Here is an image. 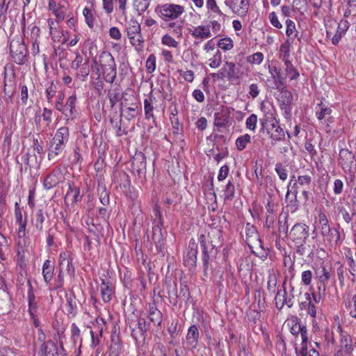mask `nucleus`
Returning a JSON list of instances; mask_svg holds the SVG:
<instances>
[{
	"label": "nucleus",
	"mask_w": 356,
	"mask_h": 356,
	"mask_svg": "<svg viewBox=\"0 0 356 356\" xmlns=\"http://www.w3.org/2000/svg\"><path fill=\"white\" fill-rule=\"evenodd\" d=\"M92 61L95 65H98L99 66L97 69L98 77L102 75L106 82L112 83L115 81L117 74L116 64L112 54L108 51H102L99 54V60H97V58L95 57Z\"/></svg>",
	"instance_id": "nucleus-1"
},
{
	"label": "nucleus",
	"mask_w": 356,
	"mask_h": 356,
	"mask_svg": "<svg viewBox=\"0 0 356 356\" xmlns=\"http://www.w3.org/2000/svg\"><path fill=\"white\" fill-rule=\"evenodd\" d=\"M69 129L67 127L59 128L50 142L48 158L49 160L60 154L69 140Z\"/></svg>",
	"instance_id": "nucleus-2"
},
{
	"label": "nucleus",
	"mask_w": 356,
	"mask_h": 356,
	"mask_svg": "<svg viewBox=\"0 0 356 356\" xmlns=\"http://www.w3.org/2000/svg\"><path fill=\"white\" fill-rule=\"evenodd\" d=\"M10 53L13 61L23 65L27 60L28 49L22 38H13L10 44Z\"/></svg>",
	"instance_id": "nucleus-3"
},
{
	"label": "nucleus",
	"mask_w": 356,
	"mask_h": 356,
	"mask_svg": "<svg viewBox=\"0 0 356 356\" xmlns=\"http://www.w3.org/2000/svg\"><path fill=\"white\" fill-rule=\"evenodd\" d=\"M318 219V229L324 237V240L330 244L332 243H337L340 238L339 231L337 229L330 228L327 216L323 212H319Z\"/></svg>",
	"instance_id": "nucleus-4"
},
{
	"label": "nucleus",
	"mask_w": 356,
	"mask_h": 356,
	"mask_svg": "<svg viewBox=\"0 0 356 356\" xmlns=\"http://www.w3.org/2000/svg\"><path fill=\"white\" fill-rule=\"evenodd\" d=\"M155 12L164 21L168 22L177 19L184 12V8L174 3L158 5Z\"/></svg>",
	"instance_id": "nucleus-5"
},
{
	"label": "nucleus",
	"mask_w": 356,
	"mask_h": 356,
	"mask_svg": "<svg viewBox=\"0 0 356 356\" xmlns=\"http://www.w3.org/2000/svg\"><path fill=\"white\" fill-rule=\"evenodd\" d=\"M231 110H234L231 107L220 106L214 113V126L218 128V131H222V129L227 127L229 122Z\"/></svg>",
	"instance_id": "nucleus-6"
},
{
	"label": "nucleus",
	"mask_w": 356,
	"mask_h": 356,
	"mask_svg": "<svg viewBox=\"0 0 356 356\" xmlns=\"http://www.w3.org/2000/svg\"><path fill=\"white\" fill-rule=\"evenodd\" d=\"M289 236L294 243L307 241L309 236V226L305 223L298 222L291 229Z\"/></svg>",
	"instance_id": "nucleus-7"
},
{
	"label": "nucleus",
	"mask_w": 356,
	"mask_h": 356,
	"mask_svg": "<svg viewBox=\"0 0 356 356\" xmlns=\"http://www.w3.org/2000/svg\"><path fill=\"white\" fill-rule=\"evenodd\" d=\"M317 289L318 293V298L325 296L326 294L327 285L328 281L331 278V268L322 266L320 269L316 271Z\"/></svg>",
	"instance_id": "nucleus-8"
},
{
	"label": "nucleus",
	"mask_w": 356,
	"mask_h": 356,
	"mask_svg": "<svg viewBox=\"0 0 356 356\" xmlns=\"http://www.w3.org/2000/svg\"><path fill=\"white\" fill-rule=\"evenodd\" d=\"M339 164L345 172H350L356 167L355 154L348 149H341L339 151Z\"/></svg>",
	"instance_id": "nucleus-9"
},
{
	"label": "nucleus",
	"mask_w": 356,
	"mask_h": 356,
	"mask_svg": "<svg viewBox=\"0 0 356 356\" xmlns=\"http://www.w3.org/2000/svg\"><path fill=\"white\" fill-rule=\"evenodd\" d=\"M225 3L232 13L240 16L245 15L250 7V0H225Z\"/></svg>",
	"instance_id": "nucleus-10"
},
{
	"label": "nucleus",
	"mask_w": 356,
	"mask_h": 356,
	"mask_svg": "<svg viewBox=\"0 0 356 356\" xmlns=\"http://www.w3.org/2000/svg\"><path fill=\"white\" fill-rule=\"evenodd\" d=\"M165 231L162 229V223L157 222L152 227V240L158 251L161 252L164 249Z\"/></svg>",
	"instance_id": "nucleus-11"
},
{
	"label": "nucleus",
	"mask_w": 356,
	"mask_h": 356,
	"mask_svg": "<svg viewBox=\"0 0 356 356\" xmlns=\"http://www.w3.org/2000/svg\"><path fill=\"white\" fill-rule=\"evenodd\" d=\"M245 241L250 248L261 246V241L256 227L248 222L245 225Z\"/></svg>",
	"instance_id": "nucleus-12"
},
{
	"label": "nucleus",
	"mask_w": 356,
	"mask_h": 356,
	"mask_svg": "<svg viewBox=\"0 0 356 356\" xmlns=\"http://www.w3.org/2000/svg\"><path fill=\"white\" fill-rule=\"evenodd\" d=\"M293 296L291 294L288 296L284 286H282V289L277 291L275 297L276 307L279 310L282 309L284 305L291 308L293 305Z\"/></svg>",
	"instance_id": "nucleus-13"
},
{
	"label": "nucleus",
	"mask_w": 356,
	"mask_h": 356,
	"mask_svg": "<svg viewBox=\"0 0 356 356\" xmlns=\"http://www.w3.org/2000/svg\"><path fill=\"white\" fill-rule=\"evenodd\" d=\"M269 73L271 75L272 79H273V88L280 90L282 87L285 85L286 75L284 72L281 70V69L277 68L275 66H268Z\"/></svg>",
	"instance_id": "nucleus-14"
},
{
	"label": "nucleus",
	"mask_w": 356,
	"mask_h": 356,
	"mask_svg": "<svg viewBox=\"0 0 356 356\" xmlns=\"http://www.w3.org/2000/svg\"><path fill=\"white\" fill-rule=\"evenodd\" d=\"M200 339V332L198 327L195 325H191L187 331L186 336L185 345L186 348L194 350L198 346Z\"/></svg>",
	"instance_id": "nucleus-15"
},
{
	"label": "nucleus",
	"mask_w": 356,
	"mask_h": 356,
	"mask_svg": "<svg viewBox=\"0 0 356 356\" xmlns=\"http://www.w3.org/2000/svg\"><path fill=\"white\" fill-rule=\"evenodd\" d=\"M132 168L140 176L145 172L146 170V157L145 154L140 152L136 153L132 159Z\"/></svg>",
	"instance_id": "nucleus-16"
},
{
	"label": "nucleus",
	"mask_w": 356,
	"mask_h": 356,
	"mask_svg": "<svg viewBox=\"0 0 356 356\" xmlns=\"http://www.w3.org/2000/svg\"><path fill=\"white\" fill-rule=\"evenodd\" d=\"M222 70L227 72V78L229 81H234L241 78L242 73L236 64L232 62L226 61Z\"/></svg>",
	"instance_id": "nucleus-17"
},
{
	"label": "nucleus",
	"mask_w": 356,
	"mask_h": 356,
	"mask_svg": "<svg viewBox=\"0 0 356 356\" xmlns=\"http://www.w3.org/2000/svg\"><path fill=\"white\" fill-rule=\"evenodd\" d=\"M278 90L280 92V93L277 100L280 103L281 108L284 110L289 109L293 101V95L291 92L287 89H285L284 86Z\"/></svg>",
	"instance_id": "nucleus-18"
},
{
	"label": "nucleus",
	"mask_w": 356,
	"mask_h": 356,
	"mask_svg": "<svg viewBox=\"0 0 356 356\" xmlns=\"http://www.w3.org/2000/svg\"><path fill=\"white\" fill-rule=\"evenodd\" d=\"M188 251L184 257V263L190 267H195L197 263V245L193 241H190L188 245Z\"/></svg>",
	"instance_id": "nucleus-19"
},
{
	"label": "nucleus",
	"mask_w": 356,
	"mask_h": 356,
	"mask_svg": "<svg viewBox=\"0 0 356 356\" xmlns=\"http://www.w3.org/2000/svg\"><path fill=\"white\" fill-rule=\"evenodd\" d=\"M99 287L102 300L104 302H110L114 294V287L112 284L110 282H106L102 280Z\"/></svg>",
	"instance_id": "nucleus-20"
},
{
	"label": "nucleus",
	"mask_w": 356,
	"mask_h": 356,
	"mask_svg": "<svg viewBox=\"0 0 356 356\" xmlns=\"http://www.w3.org/2000/svg\"><path fill=\"white\" fill-rule=\"evenodd\" d=\"M76 102V97L75 95H72L67 99L66 104L63 106L64 110L62 113L68 118L73 119L75 118L76 111L75 109Z\"/></svg>",
	"instance_id": "nucleus-21"
},
{
	"label": "nucleus",
	"mask_w": 356,
	"mask_h": 356,
	"mask_svg": "<svg viewBox=\"0 0 356 356\" xmlns=\"http://www.w3.org/2000/svg\"><path fill=\"white\" fill-rule=\"evenodd\" d=\"M58 348L52 341L43 343L40 348L39 356H57Z\"/></svg>",
	"instance_id": "nucleus-22"
},
{
	"label": "nucleus",
	"mask_w": 356,
	"mask_h": 356,
	"mask_svg": "<svg viewBox=\"0 0 356 356\" xmlns=\"http://www.w3.org/2000/svg\"><path fill=\"white\" fill-rule=\"evenodd\" d=\"M165 286L170 302L175 306L177 305L179 298L177 283L175 282H166Z\"/></svg>",
	"instance_id": "nucleus-23"
},
{
	"label": "nucleus",
	"mask_w": 356,
	"mask_h": 356,
	"mask_svg": "<svg viewBox=\"0 0 356 356\" xmlns=\"http://www.w3.org/2000/svg\"><path fill=\"white\" fill-rule=\"evenodd\" d=\"M294 244L296 246V253L302 258H308L313 255V249L307 243V241H302L301 243Z\"/></svg>",
	"instance_id": "nucleus-24"
},
{
	"label": "nucleus",
	"mask_w": 356,
	"mask_h": 356,
	"mask_svg": "<svg viewBox=\"0 0 356 356\" xmlns=\"http://www.w3.org/2000/svg\"><path fill=\"white\" fill-rule=\"evenodd\" d=\"M79 189L76 187L73 183L68 184V191L65 196V201L66 202H70L71 204L76 202L79 200Z\"/></svg>",
	"instance_id": "nucleus-25"
},
{
	"label": "nucleus",
	"mask_w": 356,
	"mask_h": 356,
	"mask_svg": "<svg viewBox=\"0 0 356 356\" xmlns=\"http://www.w3.org/2000/svg\"><path fill=\"white\" fill-rule=\"evenodd\" d=\"M191 35L196 38L206 39L211 37L209 26H198L194 28Z\"/></svg>",
	"instance_id": "nucleus-26"
},
{
	"label": "nucleus",
	"mask_w": 356,
	"mask_h": 356,
	"mask_svg": "<svg viewBox=\"0 0 356 356\" xmlns=\"http://www.w3.org/2000/svg\"><path fill=\"white\" fill-rule=\"evenodd\" d=\"M44 221V216L42 210L39 209L33 215L31 222L38 232H42L43 229V222Z\"/></svg>",
	"instance_id": "nucleus-27"
},
{
	"label": "nucleus",
	"mask_w": 356,
	"mask_h": 356,
	"mask_svg": "<svg viewBox=\"0 0 356 356\" xmlns=\"http://www.w3.org/2000/svg\"><path fill=\"white\" fill-rule=\"evenodd\" d=\"M284 74L286 78L289 77L290 80H296L300 76V73L297 69L293 66L290 60H285L284 62Z\"/></svg>",
	"instance_id": "nucleus-28"
},
{
	"label": "nucleus",
	"mask_w": 356,
	"mask_h": 356,
	"mask_svg": "<svg viewBox=\"0 0 356 356\" xmlns=\"http://www.w3.org/2000/svg\"><path fill=\"white\" fill-rule=\"evenodd\" d=\"M54 267L51 264L49 260H46L42 266V275L46 283H49L54 275Z\"/></svg>",
	"instance_id": "nucleus-29"
},
{
	"label": "nucleus",
	"mask_w": 356,
	"mask_h": 356,
	"mask_svg": "<svg viewBox=\"0 0 356 356\" xmlns=\"http://www.w3.org/2000/svg\"><path fill=\"white\" fill-rule=\"evenodd\" d=\"M332 110L323 102L319 103L316 106V116L319 120H322L326 116L332 114Z\"/></svg>",
	"instance_id": "nucleus-30"
},
{
	"label": "nucleus",
	"mask_w": 356,
	"mask_h": 356,
	"mask_svg": "<svg viewBox=\"0 0 356 356\" xmlns=\"http://www.w3.org/2000/svg\"><path fill=\"white\" fill-rule=\"evenodd\" d=\"M67 297V312L68 314L72 315V316H75L76 313L77 304L76 298L74 294H70V296L66 295Z\"/></svg>",
	"instance_id": "nucleus-31"
},
{
	"label": "nucleus",
	"mask_w": 356,
	"mask_h": 356,
	"mask_svg": "<svg viewBox=\"0 0 356 356\" xmlns=\"http://www.w3.org/2000/svg\"><path fill=\"white\" fill-rule=\"evenodd\" d=\"M42 118L45 122V125L43 127L42 131H47L51 129V124L52 122V111L51 109L44 108L43 113L42 114Z\"/></svg>",
	"instance_id": "nucleus-32"
},
{
	"label": "nucleus",
	"mask_w": 356,
	"mask_h": 356,
	"mask_svg": "<svg viewBox=\"0 0 356 356\" xmlns=\"http://www.w3.org/2000/svg\"><path fill=\"white\" fill-rule=\"evenodd\" d=\"M297 318L291 319L287 322V326L289 327L291 333L297 337L300 332L302 330V326Z\"/></svg>",
	"instance_id": "nucleus-33"
},
{
	"label": "nucleus",
	"mask_w": 356,
	"mask_h": 356,
	"mask_svg": "<svg viewBox=\"0 0 356 356\" xmlns=\"http://www.w3.org/2000/svg\"><path fill=\"white\" fill-rule=\"evenodd\" d=\"M77 76L84 81L90 73L89 58H87L83 65L77 70Z\"/></svg>",
	"instance_id": "nucleus-34"
},
{
	"label": "nucleus",
	"mask_w": 356,
	"mask_h": 356,
	"mask_svg": "<svg viewBox=\"0 0 356 356\" xmlns=\"http://www.w3.org/2000/svg\"><path fill=\"white\" fill-rule=\"evenodd\" d=\"M286 34L291 39L293 40L298 37V31L296 30L295 23L291 20L287 19L286 21Z\"/></svg>",
	"instance_id": "nucleus-35"
},
{
	"label": "nucleus",
	"mask_w": 356,
	"mask_h": 356,
	"mask_svg": "<svg viewBox=\"0 0 356 356\" xmlns=\"http://www.w3.org/2000/svg\"><path fill=\"white\" fill-rule=\"evenodd\" d=\"M48 7L49 10L53 11L58 20H63L65 19L64 12L58 7L57 3L54 0L49 1Z\"/></svg>",
	"instance_id": "nucleus-36"
},
{
	"label": "nucleus",
	"mask_w": 356,
	"mask_h": 356,
	"mask_svg": "<svg viewBox=\"0 0 356 356\" xmlns=\"http://www.w3.org/2000/svg\"><path fill=\"white\" fill-rule=\"evenodd\" d=\"M153 100L152 97L149 99H145L144 100V111L145 118L149 120L151 118L154 119V115L153 113L154 106H152Z\"/></svg>",
	"instance_id": "nucleus-37"
},
{
	"label": "nucleus",
	"mask_w": 356,
	"mask_h": 356,
	"mask_svg": "<svg viewBox=\"0 0 356 356\" xmlns=\"http://www.w3.org/2000/svg\"><path fill=\"white\" fill-rule=\"evenodd\" d=\"M140 25L136 20H131L127 29V37L140 34Z\"/></svg>",
	"instance_id": "nucleus-38"
},
{
	"label": "nucleus",
	"mask_w": 356,
	"mask_h": 356,
	"mask_svg": "<svg viewBox=\"0 0 356 356\" xmlns=\"http://www.w3.org/2000/svg\"><path fill=\"white\" fill-rule=\"evenodd\" d=\"M251 137L249 134H246L241 137H238L236 140V145L239 151L244 149L248 143H250Z\"/></svg>",
	"instance_id": "nucleus-39"
},
{
	"label": "nucleus",
	"mask_w": 356,
	"mask_h": 356,
	"mask_svg": "<svg viewBox=\"0 0 356 356\" xmlns=\"http://www.w3.org/2000/svg\"><path fill=\"white\" fill-rule=\"evenodd\" d=\"M235 187L234 184L229 181L225 187L224 191V199L225 201H231L234 196Z\"/></svg>",
	"instance_id": "nucleus-40"
},
{
	"label": "nucleus",
	"mask_w": 356,
	"mask_h": 356,
	"mask_svg": "<svg viewBox=\"0 0 356 356\" xmlns=\"http://www.w3.org/2000/svg\"><path fill=\"white\" fill-rule=\"evenodd\" d=\"M72 259L59 261V270L61 272L66 271L68 274H73L74 268L72 265Z\"/></svg>",
	"instance_id": "nucleus-41"
},
{
	"label": "nucleus",
	"mask_w": 356,
	"mask_h": 356,
	"mask_svg": "<svg viewBox=\"0 0 356 356\" xmlns=\"http://www.w3.org/2000/svg\"><path fill=\"white\" fill-rule=\"evenodd\" d=\"M312 181V178L309 175H302L299 176L298 177V179H294V182L293 183L292 188H295L296 186H309Z\"/></svg>",
	"instance_id": "nucleus-42"
},
{
	"label": "nucleus",
	"mask_w": 356,
	"mask_h": 356,
	"mask_svg": "<svg viewBox=\"0 0 356 356\" xmlns=\"http://www.w3.org/2000/svg\"><path fill=\"white\" fill-rule=\"evenodd\" d=\"M294 179H295V176H293L290 180L289 185H288L287 192H286V200H289L291 198H291L294 199L295 200H296V199H297L298 186H296L295 188H292L293 181ZM292 200H291V201Z\"/></svg>",
	"instance_id": "nucleus-43"
},
{
	"label": "nucleus",
	"mask_w": 356,
	"mask_h": 356,
	"mask_svg": "<svg viewBox=\"0 0 356 356\" xmlns=\"http://www.w3.org/2000/svg\"><path fill=\"white\" fill-rule=\"evenodd\" d=\"M264 56L261 52H257L247 57V61L252 65H260Z\"/></svg>",
	"instance_id": "nucleus-44"
},
{
	"label": "nucleus",
	"mask_w": 356,
	"mask_h": 356,
	"mask_svg": "<svg viewBox=\"0 0 356 356\" xmlns=\"http://www.w3.org/2000/svg\"><path fill=\"white\" fill-rule=\"evenodd\" d=\"M268 134L273 140L276 141H279L284 138V130L280 127V125L277 126L276 128L273 131H270V133Z\"/></svg>",
	"instance_id": "nucleus-45"
},
{
	"label": "nucleus",
	"mask_w": 356,
	"mask_h": 356,
	"mask_svg": "<svg viewBox=\"0 0 356 356\" xmlns=\"http://www.w3.org/2000/svg\"><path fill=\"white\" fill-rule=\"evenodd\" d=\"M150 0H135L134 5L140 15L144 13L149 6Z\"/></svg>",
	"instance_id": "nucleus-46"
},
{
	"label": "nucleus",
	"mask_w": 356,
	"mask_h": 356,
	"mask_svg": "<svg viewBox=\"0 0 356 356\" xmlns=\"http://www.w3.org/2000/svg\"><path fill=\"white\" fill-rule=\"evenodd\" d=\"M260 122L262 128L266 129L269 124H273L272 122L276 123V118L274 117L273 113H268L260 120Z\"/></svg>",
	"instance_id": "nucleus-47"
},
{
	"label": "nucleus",
	"mask_w": 356,
	"mask_h": 356,
	"mask_svg": "<svg viewBox=\"0 0 356 356\" xmlns=\"http://www.w3.org/2000/svg\"><path fill=\"white\" fill-rule=\"evenodd\" d=\"M58 183L57 177L56 175H49L46 177L44 181V186L47 189H50L55 186Z\"/></svg>",
	"instance_id": "nucleus-48"
},
{
	"label": "nucleus",
	"mask_w": 356,
	"mask_h": 356,
	"mask_svg": "<svg viewBox=\"0 0 356 356\" xmlns=\"http://www.w3.org/2000/svg\"><path fill=\"white\" fill-rule=\"evenodd\" d=\"M83 15L85 18L86 23L90 28L94 26V16L92 11L88 8H85L83 10Z\"/></svg>",
	"instance_id": "nucleus-49"
},
{
	"label": "nucleus",
	"mask_w": 356,
	"mask_h": 356,
	"mask_svg": "<svg viewBox=\"0 0 356 356\" xmlns=\"http://www.w3.org/2000/svg\"><path fill=\"white\" fill-rule=\"evenodd\" d=\"M218 46L220 49L227 51L232 49L234 47V44L232 40L229 38H225L218 41Z\"/></svg>",
	"instance_id": "nucleus-50"
},
{
	"label": "nucleus",
	"mask_w": 356,
	"mask_h": 356,
	"mask_svg": "<svg viewBox=\"0 0 356 356\" xmlns=\"http://www.w3.org/2000/svg\"><path fill=\"white\" fill-rule=\"evenodd\" d=\"M277 285V277L274 274H269L267 282V289L270 293L275 292V288Z\"/></svg>",
	"instance_id": "nucleus-51"
},
{
	"label": "nucleus",
	"mask_w": 356,
	"mask_h": 356,
	"mask_svg": "<svg viewBox=\"0 0 356 356\" xmlns=\"http://www.w3.org/2000/svg\"><path fill=\"white\" fill-rule=\"evenodd\" d=\"M339 213L342 216L343 220L346 223H350L355 216H356V213L353 212L352 215L348 212V211L343 207H338Z\"/></svg>",
	"instance_id": "nucleus-52"
},
{
	"label": "nucleus",
	"mask_w": 356,
	"mask_h": 356,
	"mask_svg": "<svg viewBox=\"0 0 356 356\" xmlns=\"http://www.w3.org/2000/svg\"><path fill=\"white\" fill-rule=\"evenodd\" d=\"M130 43L136 48H142L143 43V38L142 34H138L136 35H131L128 37Z\"/></svg>",
	"instance_id": "nucleus-53"
},
{
	"label": "nucleus",
	"mask_w": 356,
	"mask_h": 356,
	"mask_svg": "<svg viewBox=\"0 0 356 356\" xmlns=\"http://www.w3.org/2000/svg\"><path fill=\"white\" fill-rule=\"evenodd\" d=\"M222 63V58H221V53L219 50H218L216 54H214L213 57L211 59H209V65L211 68H217Z\"/></svg>",
	"instance_id": "nucleus-54"
},
{
	"label": "nucleus",
	"mask_w": 356,
	"mask_h": 356,
	"mask_svg": "<svg viewBox=\"0 0 356 356\" xmlns=\"http://www.w3.org/2000/svg\"><path fill=\"white\" fill-rule=\"evenodd\" d=\"M161 42L164 45L174 48H177L179 45L178 42H177L172 37H171L168 34H166L162 37Z\"/></svg>",
	"instance_id": "nucleus-55"
},
{
	"label": "nucleus",
	"mask_w": 356,
	"mask_h": 356,
	"mask_svg": "<svg viewBox=\"0 0 356 356\" xmlns=\"http://www.w3.org/2000/svg\"><path fill=\"white\" fill-rule=\"evenodd\" d=\"M257 116L255 114L250 115L245 122L247 129L254 131L257 127Z\"/></svg>",
	"instance_id": "nucleus-56"
},
{
	"label": "nucleus",
	"mask_w": 356,
	"mask_h": 356,
	"mask_svg": "<svg viewBox=\"0 0 356 356\" xmlns=\"http://www.w3.org/2000/svg\"><path fill=\"white\" fill-rule=\"evenodd\" d=\"M275 171L281 180L285 181L287 179V170L282 164L277 163L275 165Z\"/></svg>",
	"instance_id": "nucleus-57"
},
{
	"label": "nucleus",
	"mask_w": 356,
	"mask_h": 356,
	"mask_svg": "<svg viewBox=\"0 0 356 356\" xmlns=\"http://www.w3.org/2000/svg\"><path fill=\"white\" fill-rule=\"evenodd\" d=\"M146 68L148 72L152 73L156 69V56L154 54L149 56L146 60Z\"/></svg>",
	"instance_id": "nucleus-58"
},
{
	"label": "nucleus",
	"mask_w": 356,
	"mask_h": 356,
	"mask_svg": "<svg viewBox=\"0 0 356 356\" xmlns=\"http://www.w3.org/2000/svg\"><path fill=\"white\" fill-rule=\"evenodd\" d=\"M289 51H290V45L288 42L282 44L280 46V52L282 54V58L283 62L285 60H289Z\"/></svg>",
	"instance_id": "nucleus-59"
},
{
	"label": "nucleus",
	"mask_w": 356,
	"mask_h": 356,
	"mask_svg": "<svg viewBox=\"0 0 356 356\" xmlns=\"http://www.w3.org/2000/svg\"><path fill=\"white\" fill-rule=\"evenodd\" d=\"M162 313L160 311L156 312L154 314L149 315V321L154 325L159 326L162 322Z\"/></svg>",
	"instance_id": "nucleus-60"
},
{
	"label": "nucleus",
	"mask_w": 356,
	"mask_h": 356,
	"mask_svg": "<svg viewBox=\"0 0 356 356\" xmlns=\"http://www.w3.org/2000/svg\"><path fill=\"white\" fill-rule=\"evenodd\" d=\"M312 277L311 270H305L301 274V280L305 286H309L312 282Z\"/></svg>",
	"instance_id": "nucleus-61"
},
{
	"label": "nucleus",
	"mask_w": 356,
	"mask_h": 356,
	"mask_svg": "<svg viewBox=\"0 0 356 356\" xmlns=\"http://www.w3.org/2000/svg\"><path fill=\"white\" fill-rule=\"evenodd\" d=\"M179 298H183L184 300H188L190 296L189 289L188 286L184 283L180 284L179 292L178 293Z\"/></svg>",
	"instance_id": "nucleus-62"
},
{
	"label": "nucleus",
	"mask_w": 356,
	"mask_h": 356,
	"mask_svg": "<svg viewBox=\"0 0 356 356\" xmlns=\"http://www.w3.org/2000/svg\"><path fill=\"white\" fill-rule=\"evenodd\" d=\"M29 90L26 86H22L20 99L23 105L29 104Z\"/></svg>",
	"instance_id": "nucleus-63"
},
{
	"label": "nucleus",
	"mask_w": 356,
	"mask_h": 356,
	"mask_svg": "<svg viewBox=\"0 0 356 356\" xmlns=\"http://www.w3.org/2000/svg\"><path fill=\"white\" fill-rule=\"evenodd\" d=\"M269 20L270 24L277 29H282V24L280 23V22L278 19V17L277 16V14L275 12H272L269 14Z\"/></svg>",
	"instance_id": "nucleus-64"
}]
</instances>
